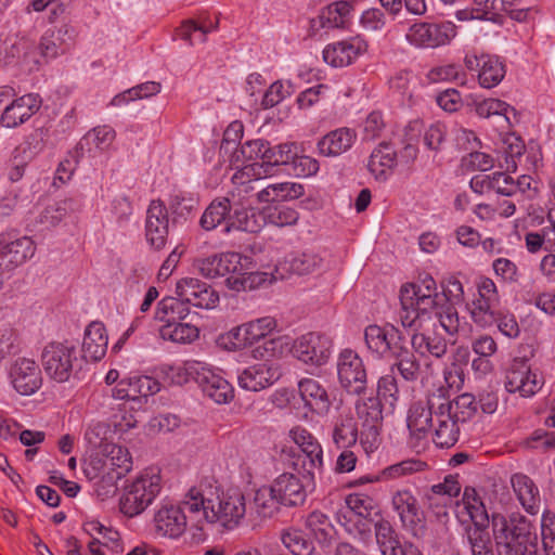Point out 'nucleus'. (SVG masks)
<instances>
[{
	"label": "nucleus",
	"mask_w": 555,
	"mask_h": 555,
	"mask_svg": "<svg viewBox=\"0 0 555 555\" xmlns=\"http://www.w3.org/2000/svg\"><path fill=\"white\" fill-rule=\"evenodd\" d=\"M366 50V41L356 36L327 44L323 50V59L333 67H345L352 64Z\"/></svg>",
	"instance_id": "obj_19"
},
{
	"label": "nucleus",
	"mask_w": 555,
	"mask_h": 555,
	"mask_svg": "<svg viewBox=\"0 0 555 555\" xmlns=\"http://www.w3.org/2000/svg\"><path fill=\"white\" fill-rule=\"evenodd\" d=\"M513 490L524 509L537 515L540 511V491L533 480L524 474H515L511 478Z\"/></svg>",
	"instance_id": "obj_32"
},
{
	"label": "nucleus",
	"mask_w": 555,
	"mask_h": 555,
	"mask_svg": "<svg viewBox=\"0 0 555 555\" xmlns=\"http://www.w3.org/2000/svg\"><path fill=\"white\" fill-rule=\"evenodd\" d=\"M270 487L280 503L285 506L301 505L306 501V489H314V487L308 486L305 479L301 481L296 475L291 473L280 475Z\"/></svg>",
	"instance_id": "obj_22"
},
{
	"label": "nucleus",
	"mask_w": 555,
	"mask_h": 555,
	"mask_svg": "<svg viewBox=\"0 0 555 555\" xmlns=\"http://www.w3.org/2000/svg\"><path fill=\"white\" fill-rule=\"evenodd\" d=\"M35 250L34 242L27 236L4 244L0 242V274L23 264Z\"/></svg>",
	"instance_id": "obj_26"
},
{
	"label": "nucleus",
	"mask_w": 555,
	"mask_h": 555,
	"mask_svg": "<svg viewBox=\"0 0 555 555\" xmlns=\"http://www.w3.org/2000/svg\"><path fill=\"white\" fill-rule=\"evenodd\" d=\"M397 152L390 143H380L371 154L367 168L375 176L378 177L387 169H391L397 164Z\"/></svg>",
	"instance_id": "obj_44"
},
{
	"label": "nucleus",
	"mask_w": 555,
	"mask_h": 555,
	"mask_svg": "<svg viewBox=\"0 0 555 555\" xmlns=\"http://www.w3.org/2000/svg\"><path fill=\"white\" fill-rule=\"evenodd\" d=\"M306 526L319 540L328 539L333 529L330 518L320 511H313L308 515Z\"/></svg>",
	"instance_id": "obj_58"
},
{
	"label": "nucleus",
	"mask_w": 555,
	"mask_h": 555,
	"mask_svg": "<svg viewBox=\"0 0 555 555\" xmlns=\"http://www.w3.org/2000/svg\"><path fill=\"white\" fill-rule=\"evenodd\" d=\"M233 207L234 205H232V201L228 196L214 199L201 217V227L206 231H210L223 221L228 222V216Z\"/></svg>",
	"instance_id": "obj_40"
},
{
	"label": "nucleus",
	"mask_w": 555,
	"mask_h": 555,
	"mask_svg": "<svg viewBox=\"0 0 555 555\" xmlns=\"http://www.w3.org/2000/svg\"><path fill=\"white\" fill-rule=\"evenodd\" d=\"M300 397L310 411L317 414L327 413L331 400L326 389L314 378H302L298 383Z\"/></svg>",
	"instance_id": "obj_31"
},
{
	"label": "nucleus",
	"mask_w": 555,
	"mask_h": 555,
	"mask_svg": "<svg viewBox=\"0 0 555 555\" xmlns=\"http://www.w3.org/2000/svg\"><path fill=\"white\" fill-rule=\"evenodd\" d=\"M281 541L293 555H311L314 551L313 542L304 531L296 528L284 529Z\"/></svg>",
	"instance_id": "obj_49"
},
{
	"label": "nucleus",
	"mask_w": 555,
	"mask_h": 555,
	"mask_svg": "<svg viewBox=\"0 0 555 555\" xmlns=\"http://www.w3.org/2000/svg\"><path fill=\"white\" fill-rule=\"evenodd\" d=\"M275 326L276 322L272 317H263L233 328L229 336L234 339L236 348H243L267 337Z\"/></svg>",
	"instance_id": "obj_23"
},
{
	"label": "nucleus",
	"mask_w": 555,
	"mask_h": 555,
	"mask_svg": "<svg viewBox=\"0 0 555 555\" xmlns=\"http://www.w3.org/2000/svg\"><path fill=\"white\" fill-rule=\"evenodd\" d=\"M331 437L337 449H350L356 446L360 433L351 412H341L333 420Z\"/></svg>",
	"instance_id": "obj_28"
},
{
	"label": "nucleus",
	"mask_w": 555,
	"mask_h": 555,
	"mask_svg": "<svg viewBox=\"0 0 555 555\" xmlns=\"http://www.w3.org/2000/svg\"><path fill=\"white\" fill-rule=\"evenodd\" d=\"M44 146L43 131L37 129L26 137L25 141L16 149L26 160L33 159Z\"/></svg>",
	"instance_id": "obj_62"
},
{
	"label": "nucleus",
	"mask_w": 555,
	"mask_h": 555,
	"mask_svg": "<svg viewBox=\"0 0 555 555\" xmlns=\"http://www.w3.org/2000/svg\"><path fill=\"white\" fill-rule=\"evenodd\" d=\"M456 35V27L452 22L415 23L406 35V40L416 47L437 48L451 41Z\"/></svg>",
	"instance_id": "obj_9"
},
{
	"label": "nucleus",
	"mask_w": 555,
	"mask_h": 555,
	"mask_svg": "<svg viewBox=\"0 0 555 555\" xmlns=\"http://www.w3.org/2000/svg\"><path fill=\"white\" fill-rule=\"evenodd\" d=\"M159 335L164 340L185 344L191 343L198 337V330L196 326L189 323L171 321L166 322L160 326Z\"/></svg>",
	"instance_id": "obj_47"
},
{
	"label": "nucleus",
	"mask_w": 555,
	"mask_h": 555,
	"mask_svg": "<svg viewBox=\"0 0 555 555\" xmlns=\"http://www.w3.org/2000/svg\"><path fill=\"white\" fill-rule=\"evenodd\" d=\"M347 506L357 515L367 518L374 513L379 517L378 512L375 511L373 500L362 494H350L346 499Z\"/></svg>",
	"instance_id": "obj_63"
},
{
	"label": "nucleus",
	"mask_w": 555,
	"mask_h": 555,
	"mask_svg": "<svg viewBox=\"0 0 555 555\" xmlns=\"http://www.w3.org/2000/svg\"><path fill=\"white\" fill-rule=\"evenodd\" d=\"M400 322L403 327L424 330L426 322L416 310L415 306H410V297L401 294V310L399 313Z\"/></svg>",
	"instance_id": "obj_56"
},
{
	"label": "nucleus",
	"mask_w": 555,
	"mask_h": 555,
	"mask_svg": "<svg viewBox=\"0 0 555 555\" xmlns=\"http://www.w3.org/2000/svg\"><path fill=\"white\" fill-rule=\"evenodd\" d=\"M446 401L451 406L450 411H453V417L460 420L461 423L470 420L478 410L476 398L469 392L462 393L455 399L450 400L446 389Z\"/></svg>",
	"instance_id": "obj_51"
},
{
	"label": "nucleus",
	"mask_w": 555,
	"mask_h": 555,
	"mask_svg": "<svg viewBox=\"0 0 555 555\" xmlns=\"http://www.w3.org/2000/svg\"><path fill=\"white\" fill-rule=\"evenodd\" d=\"M338 379L348 392L361 395L366 389V370L362 359L350 349L340 352L337 361Z\"/></svg>",
	"instance_id": "obj_11"
},
{
	"label": "nucleus",
	"mask_w": 555,
	"mask_h": 555,
	"mask_svg": "<svg viewBox=\"0 0 555 555\" xmlns=\"http://www.w3.org/2000/svg\"><path fill=\"white\" fill-rule=\"evenodd\" d=\"M115 139V131L109 126H100L89 131L83 141L87 144H93L99 150L108 147Z\"/></svg>",
	"instance_id": "obj_61"
},
{
	"label": "nucleus",
	"mask_w": 555,
	"mask_h": 555,
	"mask_svg": "<svg viewBox=\"0 0 555 555\" xmlns=\"http://www.w3.org/2000/svg\"><path fill=\"white\" fill-rule=\"evenodd\" d=\"M397 378L392 374L382 376L377 384V398L393 406L399 399Z\"/></svg>",
	"instance_id": "obj_60"
},
{
	"label": "nucleus",
	"mask_w": 555,
	"mask_h": 555,
	"mask_svg": "<svg viewBox=\"0 0 555 555\" xmlns=\"http://www.w3.org/2000/svg\"><path fill=\"white\" fill-rule=\"evenodd\" d=\"M77 360L76 348L68 341L50 343L41 353V362L47 375L57 383L69 379Z\"/></svg>",
	"instance_id": "obj_7"
},
{
	"label": "nucleus",
	"mask_w": 555,
	"mask_h": 555,
	"mask_svg": "<svg viewBox=\"0 0 555 555\" xmlns=\"http://www.w3.org/2000/svg\"><path fill=\"white\" fill-rule=\"evenodd\" d=\"M393 348V352L388 358L391 360V372L398 371L400 376L406 382L417 380L422 374V365L415 349L412 346L409 347L405 340Z\"/></svg>",
	"instance_id": "obj_25"
},
{
	"label": "nucleus",
	"mask_w": 555,
	"mask_h": 555,
	"mask_svg": "<svg viewBox=\"0 0 555 555\" xmlns=\"http://www.w3.org/2000/svg\"><path fill=\"white\" fill-rule=\"evenodd\" d=\"M491 522L499 555H538V535L525 516L493 514Z\"/></svg>",
	"instance_id": "obj_2"
},
{
	"label": "nucleus",
	"mask_w": 555,
	"mask_h": 555,
	"mask_svg": "<svg viewBox=\"0 0 555 555\" xmlns=\"http://www.w3.org/2000/svg\"><path fill=\"white\" fill-rule=\"evenodd\" d=\"M293 353L304 363L320 366L330 358L331 341L320 334L308 333L295 341Z\"/></svg>",
	"instance_id": "obj_16"
},
{
	"label": "nucleus",
	"mask_w": 555,
	"mask_h": 555,
	"mask_svg": "<svg viewBox=\"0 0 555 555\" xmlns=\"http://www.w3.org/2000/svg\"><path fill=\"white\" fill-rule=\"evenodd\" d=\"M289 438L298 447L294 455L293 468L301 475L308 486L315 487V480L323 473V449L319 440L305 427L296 426L289 430Z\"/></svg>",
	"instance_id": "obj_3"
},
{
	"label": "nucleus",
	"mask_w": 555,
	"mask_h": 555,
	"mask_svg": "<svg viewBox=\"0 0 555 555\" xmlns=\"http://www.w3.org/2000/svg\"><path fill=\"white\" fill-rule=\"evenodd\" d=\"M37 48L35 42L28 38H8L0 46V62L11 64L23 59L25 62L37 63Z\"/></svg>",
	"instance_id": "obj_34"
},
{
	"label": "nucleus",
	"mask_w": 555,
	"mask_h": 555,
	"mask_svg": "<svg viewBox=\"0 0 555 555\" xmlns=\"http://www.w3.org/2000/svg\"><path fill=\"white\" fill-rule=\"evenodd\" d=\"M281 376L280 365L266 361L245 367L240 372L237 382L243 389L259 391L273 385Z\"/></svg>",
	"instance_id": "obj_17"
},
{
	"label": "nucleus",
	"mask_w": 555,
	"mask_h": 555,
	"mask_svg": "<svg viewBox=\"0 0 555 555\" xmlns=\"http://www.w3.org/2000/svg\"><path fill=\"white\" fill-rule=\"evenodd\" d=\"M357 415L361 422L360 442L366 452L375 450L380 441L383 410L378 398L360 399L356 403Z\"/></svg>",
	"instance_id": "obj_8"
},
{
	"label": "nucleus",
	"mask_w": 555,
	"mask_h": 555,
	"mask_svg": "<svg viewBox=\"0 0 555 555\" xmlns=\"http://www.w3.org/2000/svg\"><path fill=\"white\" fill-rule=\"evenodd\" d=\"M462 503L466 509L473 526H489V516L485 504L478 496L475 488L466 487L463 492Z\"/></svg>",
	"instance_id": "obj_48"
},
{
	"label": "nucleus",
	"mask_w": 555,
	"mask_h": 555,
	"mask_svg": "<svg viewBox=\"0 0 555 555\" xmlns=\"http://www.w3.org/2000/svg\"><path fill=\"white\" fill-rule=\"evenodd\" d=\"M186 514L190 515L184 506V499L179 506H162L154 516L156 532L171 539L179 538L186 528Z\"/></svg>",
	"instance_id": "obj_21"
},
{
	"label": "nucleus",
	"mask_w": 555,
	"mask_h": 555,
	"mask_svg": "<svg viewBox=\"0 0 555 555\" xmlns=\"http://www.w3.org/2000/svg\"><path fill=\"white\" fill-rule=\"evenodd\" d=\"M79 208L78 203L73 198H65L48 205L36 218L39 230H50L56 227L69 212Z\"/></svg>",
	"instance_id": "obj_38"
},
{
	"label": "nucleus",
	"mask_w": 555,
	"mask_h": 555,
	"mask_svg": "<svg viewBox=\"0 0 555 555\" xmlns=\"http://www.w3.org/2000/svg\"><path fill=\"white\" fill-rule=\"evenodd\" d=\"M542 385L538 374L532 372L525 359H514L506 372L505 388L508 392H519L521 397L533 396Z\"/></svg>",
	"instance_id": "obj_14"
},
{
	"label": "nucleus",
	"mask_w": 555,
	"mask_h": 555,
	"mask_svg": "<svg viewBox=\"0 0 555 555\" xmlns=\"http://www.w3.org/2000/svg\"><path fill=\"white\" fill-rule=\"evenodd\" d=\"M323 258L314 251H302L291 255L285 261V268L297 275H308L323 267Z\"/></svg>",
	"instance_id": "obj_42"
},
{
	"label": "nucleus",
	"mask_w": 555,
	"mask_h": 555,
	"mask_svg": "<svg viewBox=\"0 0 555 555\" xmlns=\"http://www.w3.org/2000/svg\"><path fill=\"white\" fill-rule=\"evenodd\" d=\"M249 257L238 253L214 255L196 261V268L207 279L236 275L247 269Z\"/></svg>",
	"instance_id": "obj_12"
},
{
	"label": "nucleus",
	"mask_w": 555,
	"mask_h": 555,
	"mask_svg": "<svg viewBox=\"0 0 555 555\" xmlns=\"http://www.w3.org/2000/svg\"><path fill=\"white\" fill-rule=\"evenodd\" d=\"M281 503L273 493L272 488H261L256 491L254 496V508L258 516L262 518L272 517L280 507Z\"/></svg>",
	"instance_id": "obj_53"
},
{
	"label": "nucleus",
	"mask_w": 555,
	"mask_h": 555,
	"mask_svg": "<svg viewBox=\"0 0 555 555\" xmlns=\"http://www.w3.org/2000/svg\"><path fill=\"white\" fill-rule=\"evenodd\" d=\"M469 311L473 321L480 327H489L498 320V313L493 310L490 297H478L474 299Z\"/></svg>",
	"instance_id": "obj_52"
},
{
	"label": "nucleus",
	"mask_w": 555,
	"mask_h": 555,
	"mask_svg": "<svg viewBox=\"0 0 555 555\" xmlns=\"http://www.w3.org/2000/svg\"><path fill=\"white\" fill-rule=\"evenodd\" d=\"M107 350V336L105 327L100 322H92L85 331L82 340V354L87 361L101 360Z\"/></svg>",
	"instance_id": "obj_36"
},
{
	"label": "nucleus",
	"mask_w": 555,
	"mask_h": 555,
	"mask_svg": "<svg viewBox=\"0 0 555 555\" xmlns=\"http://www.w3.org/2000/svg\"><path fill=\"white\" fill-rule=\"evenodd\" d=\"M475 111L478 116L489 118L492 115H504L506 119L507 113L511 111L516 114L514 107L498 99H487L475 104Z\"/></svg>",
	"instance_id": "obj_59"
},
{
	"label": "nucleus",
	"mask_w": 555,
	"mask_h": 555,
	"mask_svg": "<svg viewBox=\"0 0 555 555\" xmlns=\"http://www.w3.org/2000/svg\"><path fill=\"white\" fill-rule=\"evenodd\" d=\"M176 294L196 308L212 309L219 301L218 293L210 285L194 278L180 280Z\"/></svg>",
	"instance_id": "obj_18"
},
{
	"label": "nucleus",
	"mask_w": 555,
	"mask_h": 555,
	"mask_svg": "<svg viewBox=\"0 0 555 555\" xmlns=\"http://www.w3.org/2000/svg\"><path fill=\"white\" fill-rule=\"evenodd\" d=\"M41 101L36 94H25L5 106L0 122L5 128H16L28 120L39 108Z\"/></svg>",
	"instance_id": "obj_24"
},
{
	"label": "nucleus",
	"mask_w": 555,
	"mask_h": 555,
	"mask_svg": "<svg viewBox=\"0 0 555 555\" xmlns=\"http://www.w3.org/2000/svg\"><path fill=\"white\" fill-rule=\"evenodd\" d=\"M112 397L118 400L130 402V410L135 406L140 408L139 395L135 386V377L122 378L112 389Z\"/></svg>",
	"instance_id": "obj_55"
},
{
	"label": "nucleus",
	"mask_w": 555,
	"mask_h": 555,
	"mask_svg": "<svg viewBox=\"0 0 555 555\" xmlns=\"http://www.w3.org/2000/svg\"><path fill=\"white\" fill-rule=\"evenodd\" d=\"M430 403L436 411V418L433 423V440L439 448L453 447L460 437V420L453 417V411L446 401V388L440 387L430 393Z\"/></svg>",
	"instance_id": "obj_6"
},
{
	"label": "nucleus",
	"mask_w": 555,
	"mask_h": 555,
	"mask_svg": "<svg viewBox=\"0 0 555 555\" xmlns=\"http://www.w3.org/2000/svg\"><path fill=\"white\" fill-rule=\"evenodd\" d=\"M411 346L420 353L427 351L436 358H441L448 349L447 340L436 332L414 333L411 337Z\"/></svg>",
	"instance_id": "obj_45"
},
{
	"label": "nucleus",
	"mask_w": 555,
	"mask_h": 555,
	"mask_svg": "<svg viewBox=\"0 0 555 555\" xmlns=\"http://www.w3.org/2000/svg\"><path fill=\"white\" fill-rule=\"evenodd\" d=\"M266 282H271L269 274L256 271V266L250 257L246 270L236 275L228 276L225 280L227 286L235 292L253 289L261 286Z\"/></svg>",
	"instance_id": "obj_39"
},
{
	"label": "nucleus",
	"mask_w": 555,
	"mask_h": 555,
	"mask_svg": "<svg viewBox=\"0 0 555 555\" xmlns=\"http://www.w3.org/2000/svg\"><path fill=\"white\" fill-rule=\"evenodd\" d=\"M410 306H415L421 318L427 323L433 317L438 320L440 326L451 336L461 330V322L456 308L449 301L446 294L409 296Z\"/></svg>",
	"instance_id": "obj_5"
},
{
	"label": "nucleus",
	"mask_w": 555,
	"mask_h": 555,
	"mask_svg": "<svg viewBox=\"0 0 555 555\" xmlns=\"http://www.w3.org/2000/svg\"><path fill=\"white\" fill-rule=\"evenodd\" d=\"M297 151L295 143L286 142L279 145L271 146L264 151V163L254 164V171L259 177L272 176L275 173V168L281 165L289 166L294 155Z\"/></svg>",
	"instance_id": "obj_29"
},
{
	"label": "nucleus",
	"mask_w": 555,
	"mask_h": 555,
	"mask_svg": "<svg viewBox=\"0 0 555 555\" xmlns=\"http://www.w3.org/2000/svg\"><path fill=\"white\" fill-rule=\"evenodd\" d=\"M188 302L178 297H166L157 304L155 318L162 322L183 320L190 312Z\"/></svg>",
	"instance_id": "obj_46"
},
{
	"label": "nucleus",
	"mask_w": 555,
	"mask_h": 555,
	"mask_svg": "<svg viewBox=\"0 0 555 555\" xmlns=\"http://www.w3.org/2000/svg\"><path fill=\"white\" fill-rule=\"evenodd\" d=\"M392 507L405 527H413L421 521V507L416 498L409 490H399L392 495Z\"/></svg>",
	"instance_id": "obj_37"
},
{
	"label": "nucleus",
	"mask_w": 555,
	"mask_h": 555,
	"mask_svg": "<svg viewBox=\"0 0 555 555\" xmlns=\"http://www.w3.org/2000/svg\"><path fill=\"white\" fill-rule=\"evenodd\" d=\"M505 76V66L498 56L482 54L478 80L481 87L492 88L499 85Z\"/></svg>",
	"instance_id": "obj_43"
},
{
	"label": "nucleus",
	"mask_w": 555,
	"mask_h": 555,
	"mask_svg": "<svg viewBox=\"0 0 555 555\" xmlns=\"http://www.w3.org/2000/svg\"><path fill=\"white\" fill-rule=\"evenodd\" d=\"M61 29L57 31H47L40 41L39 50L40 54L44 57H55L60 52L63 53L66 47L65 40L61 37Z\"/></svg>",
	"instance_id": "obj_57"
},
{
	"label": "nucleus",
	"mask_w": 555,
	"mask_h": 555,
	"mask_svg": "<svg viewBox=\"0 0 555 555\" xmlns=\"http://www.w3.org/2000/svg\"><path fill=\"white\" fill-rule=\"evenodd\" d=\"M461 492V485L457 477L448 475L444 477L443 482L433 485L428 492L425 493V499L429 506H446L451 502V499L457 496Z\"/></svg>",
	"instance_id": "obj_41"
},
{
	"label": "nucleus",
	"mask_w": 555,
	"mask_h": 555,
	"mask_svg": "<svg viewBox=\"0 0 555 555\" xmlns=\"http://www.w3.org/2000/svg\"><path fill=\"white\" fill-rule=\"evenodd\" d=\"M160 477L156 474H145L137 477L126 486L119 499L120 512L134 517L143 513L160 491Z\"/></svg>",
	"instance_id": "obj_4"
},
{
	"label": "nucleus",
	"mask_w": 555,
	"mask_h": 555,
	"mask_svg": "<svg viewBox=\"0 0 555 555\" xmlns=\"http://www.w3.org/2000/svg\"><path fill=\"white\" fill-rule=\"evenodd\" d=\"M105 466L104 482H109V489L105 490V494H115L117 491V481L121 479L132 468V460L127 449L120 446H113L107 455Z\"/></svg>",
	"instance_id": "obj_27"
},
{
	"label": "nucleus",
	"mask_w": 555,
	"mask_h": 555,
	"mask_svg": "<svg viewBox=\"0 0 555 555\" xmlns=\"http://www.w3.org/2000/svg\"><path fill=\"white\" fill-rule=\"evenodd\" d=\"M357 134L350 128H338L330 131L318 142L319 153L326 157L339 156L351 149Z\"/></svg>",
	"instance_id": "obj_30"
},
{
	"label": "nucleus",
	"mask_w": 555,
	"mask_h": 555,
	"mask_svg": "<svg viewBox=\"0 0 555 555\" xmlns=\"http://www.w3.org/2000/svg\"><path fill=\"white\" fill-rule=\"evenodd\" d=\"M12 384L23 396L35 393L42 385L41 371L35 360L18 358L11 366Z\"/></svg>",
	"instance_id": "obj_20"
},
{
	"label": "nucleus",
	"mask_w": 555,
	"mask_h": 555,
	"mask_svg": "<svg viewBox=\"0 0 555 555\" xmlns=\"http://www.w3.org/2000/svg\"><path fill=\"white\" fill-rule=\"evenodd\" d=\"M145 238L154 250L165 248L169 238V215L166 205L159 201H152L146 210Z\"/></svg>",
	"instance_id": "obj_13"
},
{
	"label": "nucleus",
	"mask_w": 555,
	"mask_h": 555,
	"mask_svg": "<svg viewBox=\"0 0 555 555\" xmlns=\"http://www.w3.org/2000/svg\"><path fill=\"white\" fill-rule=\"evenodd\" d=\"M364 340L373 354L388 359L393 352V347L399 346L404 339L393 325L370 324L364 330Z\"/></svg>",
	"instance_id": "obj_15"
},
{
	"label": "nucleus",
	"mask_w": 555,
	"mask_h": 555,
	"mask_svg": "<svg viewBox=\"0 0 555 555\" xmlns=\"http://www.w3.org/2000/svg\"><path fill=\"white\" fill-rule=\"evenodd\" d=\"M289 166L297 177H311L319 170V162L307 155H298L296 152Z\"/></svg>",
	"instance_id": "obj_64"
},
{
	"label": "nucleus",
	"mask_w": 555,
	"mask_h": 555,
	"mask_svg": "<svg viewBox=\"0 0 555 555\" xmlns=\"http://www.w3.org/2000/svg\"><path fill=\"white\" fill-rule=\"evenodd\" d=\"M435 418L436 411L431 408L430 395L426 403L422 401L414 402L409 409L406 420L411 435L417 439L423 438L428 429L433 427Z\"/></svg>",
	"instance_id": "obj_33"
},
{
	"label": "nucleus",
	"mask_w": 555,
	"mask_h": 555,
	"mask_svg": "<svg viewBox=\"0 0 555 555\" xmlns=\"http://www.w3.org/2000/svg\"><path fill=\"white\" fill-rule=\"evenodd\" d=\"M374 532L382 555H404L411 545L402 544L392 525L380 516L374 522Z\"/></svg>",
	"instance_id": "obj_35"
},
{
	"label": "nucleus",
	"mask_w": 555,
	"mask_h": 555,
	"mask_svg": "<svg viewBox=\"0 0 555 555\" xmlns=\"http://www.w3.org/2000/svg\"><path fill=\"white\" fill-rule=\"evenodd\" d=\"M184 506L201 531L198 535H193L197 541L203 540V522H220L227 529H234L246 514V500L241 490L229 489L219 493L218 488H212L207 481L189 489L184 495Z\"/></svg>",
	"instance_id": "obj_1"
},
{
	"label": "nucleus",
	"mask_w": 555,
	"mask_h": 555,
	"mask_svg": "<svg viewBox=\"0 0 555 555\" xmlns=\"http://www.w3.org/2000/svg\"><path fill=\"white\" fill-rule=\"evenodd\" d=\"M191 373L197 375V384L203 392L216 403H228L234 397L230 383L219 375L216 370L206 363H191Z\"/></svg>",
	"instance_id": "obj_10"
},
{
	"label": "nucleus",
	"mask_w": 555,
	"mask_h": 555,
	"mask_svg": "<svg viewBox=\"0 0 555 555\" xmlns=\"http://www.w3.org/2000/svg\"><path fill=\"white\" fill-rule=\"evenodd\" d=\"M232 205H234L233 214L230 212L228 216V222L223 232L230 233L232 230L256 232L257 225L255 220H253L254 215L249 216V211L244 207H237L236 203L232 202Z\"/></svg>",
	"instance_id": "obj_54"
},
{
	"label": "nucleus",
	"mask_w": 555,
	"mask_h": 555,
	"mask_svg": "<svg viewBox=\"0 0 555 555\" xmlns=\"http://www.w3.org/2000/svg\"><path fill=\"white\" fill-rule=\"evenodd\" d=\"M488 526H468L465 529L472 555H494Z\"/></svg>",
	"instance_id": "obj_50"
}]
</instances>
